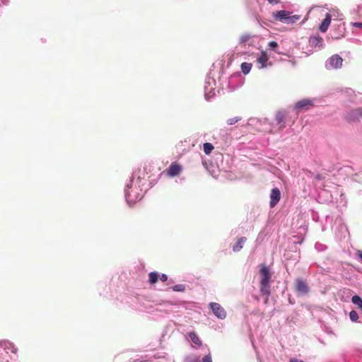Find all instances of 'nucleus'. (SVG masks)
<instances>
[{"label": "nucleus", "mask_w": 362, "mask_h": 362, "mask_svg": "<svg viewBox=\"0 0 362 362\" xmlns=\"http://www.w3.org/2000/svg\"><path fill=\"white\" fill-rule=\"evenodd\" d=\"M140 170L133 171L129 180L127 181L124 187V197L129 205H132L140 200L142 197V187L146 183V180Z\"/></svg>", "instance_id": "1"}, {"label": "nucleus", "mask_w": 362, "mask_h": 362, "mask_svg": "<svg viewBox=\"0 0 362 362\" xmlns=\"http://www.w3.org/2000/svg\"><path fill=\"white\" fill-rule=\"evenodd\" d=\"M259 289L262 296H269L271 294L272 273L269 267L263 265L259 270Z\"/></svg>", "instance_id": "2"}, {"label": "nucleus", "mask_w": 362, "mask_h": 362, "mask_svg": "<svg viewBox=\"0 0 362 362\" xmlns=\"http://www.w3.org/2000/svg\"><path fill=\"white\" fill-rule=\"evenodd\" d=\"M204 91L205 100L207 101L214 98L216 95V93H219L221 91V89H219V86L217 85L216 81L214 76H212L211 72H210L206 78Z\"/></svg>", "instance_id": "3"}, {"label": "nucleus", "mask_w": 362, "mask_h": 362, "mask_svg": "<svg viewBox=\"0 0 362 362\" xmlns=\"http://www.w3.org/2000/svg\"><path fill=\"white\" fill-rule=\"evenodd\" d=\"M16 352L17 349L13 343L6 340L0 341V358L2 361L8 362L13 359L10 354H16Z\"/></svg>", "instance_id": "4"}, {"label": "nucleus", "mask_w": 362, "mask_h": 362, "mask_svg": "<svg viewBox=\"0 0 362 362\" xmlns=\"http://www.w3.org/2000/svg\"><path fill=\"white\" fill-rule=\"evenodd\" d=\"M272 16L276 21L286 24H293L300 18L299 15L291 16V12L285 10L273 13Z\"/></svg>", "instance_id": "5"}, {"label": "nucleus", "mask_w": 362, "mask_h": 362, "mask_svg": "<svg viewBox=\"0 0 362 362\" xmlns=\"http://www.w3.org/2000/svg\"><path fill=\"white\" fill-rule=\"evenodd\" d=\"M243 80L239 72L230 74L229 81H228V92H233L243 86Z\"/></svg>", "instance_id": "6"}, {"label": "nucleus", "mask_w": 362, "mask_h": 362, "mask_svg": "<svg viewBox=\"0 0 362 362\" xmlns=\"http://www.w3.org/2000/svg\"><path fill=\"white\" fill-rule=\"evenodd\" d=\"M228 66L225 67L222 66L218 71V86L221 90H228V81H229L230 74L227 69Z\"/></svg>", "instance_id": "7"}, {"label": "nucleus", "mask_w": 362, "mask_h": 362, "mask_svg": "<svg viewBox=\"0 0 362 362\" xmlns=\"http://www.w3.org/2000/svg\"><path fill=\"white\" fill-rule=\"evenodd\" d=\"M343 59L339 54L331 56L325 62V68L328 70L338 69L342 66Z\"/></svg>", "instance_id": "8"}, {"label": "nucleus", "mask_w": 362, "mask_h": 362, "mask_svg": "<svg viewBox=\"0 0 362 362\" xmlns=\"http://www.w3.org/2000/svg\"><path fill=\"white\" fill-rule=\"evenodd\" d=\"M209 307L218 319L224 320L226 318L227 313L221 304L211 302L209 304Z\"/></svg>", "instance_id": "9"}, {"label": "nucleus", "mask_w": 362, "mask_h": 362, "mask_svg": "<svg viewBox=\"0 0 362 362\" xmlns=\"http://www.w3.org/2000/svg\"><path fill=\"white\" fill-rule=\"evenodd\" d=\"M295 288L299 296H303L307 295L310 291V287L305 281L301 279L296 280Z\"/></svg>", "instance_id": "10"}, {"label": "nucleus", "mask_w": 362, "mask_h": 362, "mask_svg": "<svg viewBox=\"0 0 362 362\" xmlns=\"http://www.w3.org/2000/svg\"><path fill=\"white\" fill-rule=\"evenodd\" d=\"M182 301L180 300H168L164 302V305L166 306V308H156L155 309H151V308H146V310L148 313H152L154 311H158L160 313H164L165 314H170L171 313V310L168 308L170 305H180Z\"/></svg>", "instance_id": "11"}, {"label": "nucleus", "mask_w": 362, "mask_h": 362, "mask_svg": "<svg viewBox=\"0 0 362 362\" xmlns=\"http://www.w3.org/2000/svg\"><path fill=\"white\" fill-rule=\"evenodd\" d=\"M256 64L259 69L272 66V63L269 62L267 54L264 51H262L260 55L257 58Z\"/></svg>", "instance_id": "12"}, {"label": "nucleus", "mask_w": 362, "mask_h": 362, "mask_svg": "<svg viewBox=\"0 0 362 362\" xmlns=\"http://www.w3.org/2000/svg\"><path fill=\"white\" fill-rule=\"evenodd\" d=\"M270 202L269 206L271 208L274 207L281 199V192L279 188L274 187L271 190L270 192Z\"/></svg>", "instance_id": "13"}, {"label": "nucleus", "mask_w": 362, "mask_h": 362, "mask_svg": "<svg viewBox=\"0 0 362 362\" xmlns=\"http://www.w3.org/2000/svg\"><path fill=\"white\" fill-rule=\"evenodd\" d=\"M182 171V166L176 163H173L166 170L167 175L170 177H175Z\"/></svg>", "instance_id": "14"}, {"label": "nucleus", "mask_w": 362, "mask_h": 362, "mask_svg": "<svg viewBox=\"0 0 362 362\" xmlns=\"http://www.w3.org/2000/svg\"><path fill=\"white\" fill-rule=\"evenodd\" d=\"M313 106V102L312 100L309 99H303L298 101L295 105V109H303V110H309L310 107Z\"/></svg>", "instance_id": "15"}, {"label": "nucleus", "mask_w": 362, "mask_h": 362, "mask_svg": "<svg viewBox=\"0 0 362 362\" xmlns=\"http://www.w3.org/2000/svg\"><path fill=\"white\" fill-rule=\"evenodd\" d=\"M247 241V238L242 236L237 239V241L235 244L232 245V250L234 252H240L245 245V243Z\"/></svg>", "instance_id": "16"}, {"label": "nucleus", "mask_w": 362, "mask_h": 362, "mask_svg": "<svg viewBox=\"0 0 362 362\" xmlns=\"http://www.w3.org/2000/svg\"><path fill=\"white\" fill-rule=\"evenodd\" d=\"M331 21H332L331 14L329 13H327L325 15V18L323 19V21H322V23L319 27L320 31L322 33H325L327 30V29L330 25Z\"/></svg>", "instance_id": "17"}, {"label": "nucleus", "mask_w": 362, "mask_h": 362, "mask_svg": "<svg viewBox=\"0 0 362 362\" xmlns=\"http://www.w3.org/2000/svg\"><path fill=\"white\" fill-rule=\"evenodd\" d=\"M361 117H362V107L351 110L347 115L348 119L353 121L358 119Z\"/></svg>", "instance_id": "18"}, {"label": "nucleus", "mask_w": 362, "mask_h": 362, "mask_svg": "<svg viewBox=\"0 0 362 362\" xmlns=\"http://www.w3.org/2000/svg\"><path fill=\"white\" fill-rule=\"evenodd\" d=\"M309 41L312 46L320 47L322 45L323 39L319 35H314L310 37Z\"/></svg>", "instance_id": "19"}, {"label": "nucleus", "mask_w": 362, "mask_h": 362, "mask_svg": "<svg viewBox=\"0 0 362 362\" xmlns=\"http://www.w3.org/2000/svg\"><path fill=\"white\" fill-rule=\"evenodd\" d=\"M188 336L194 344L197 345L199 346H202V342L201 339H199V337L197 336V334L194 332H190L188 334Z\"/></svg>", "instance_id": "20"}, {"label": "nucleus", "mask_w": 362, "mask_h": 362, "mask_svg": "<svg viewBox=\"0 0 362 362\" xmlns=\"http://www.w3.org/2000/svg\"><path fill=\"white\" fill-rule=\"evenodd\" d=\"M275 119L277 124L279 125V129H282L285 127L284 124V113L279 112L276 115Z\"/></svg>", "instance_id": "21"}, {"label": "nucleus", "mask_w": 362, "mask_h": 362, "mask_svg": "<svg viewBox=\"0 0 362 362\" xmlns=\"http://www.w3.org/2000/svg\"><path fill=\"white\" fill-rule=\"evenodd\" d=\"M260 122V119L257 117H250L247 120L245 124H242V127L251 126L256 127Z\"/></svg>", "instance_id": "22"}, {"label": "nucleus", "mask_w": 362, "mask_h": 362, "mask_svg": "<svg viewBox=\"0 0 362 362\" xmlns=\"http://www.w3.org/2000/svg\"><path fill=\"white\" fill-rule=\"evenodd\" d=\"M160 274L157 272H151L148 274V282L151 284H154L158 281Z\"/></svg>", "instance_id": "23"}, {"label": "nucleus", "mask_w": 362, "mask_h": 362, "mask_svg": "<svg viewBox=\"0 0 362 362\" xmlns=\"http://www.w3.org/2000/svg\"><path fill=\"white\" fill-rule=\"evenodd\" d=\"M252 64L247 63V62H243L241 64V71L243 74L247 75L250 73L251 69H252Z\"/></svg>", "instance_id": "24"}, {"label": "nucleus", "mask_w": 362, "mask_h": 362, "mask_svg": "<svg viewBox=\"0 0 362 362\" xmlns=\"http://www.w3.org/2000/svg\"><path fill=\"white\" fill-rule=\"evenodd\" d=\"M254 35L245 33L243 34L239 39V44L241 45H245V44L253 37Z\"/></svg>", "instance_id": "25"}, {"label": "nucleus", "mask_w": 362, "mask_h": 362, "mask_svg": "<svg viewBox=\"0 0 362 362\" xmlns=\"http://www.w3.org/2000/svg\"><path fill=\"white\" fill-rule=\"evenodd\" d=\"M268 47L270 50L274 51L278 54H281L282 52L278 50V43L275 41H271L268 44Z\"/></svg>", "instance_id": "26"}, {"label": "nucleus", "mask_w": 362, "mask_h": 362, "mask_svg": "<svg viewBox=\"0 0 362 362\" xmlns=\"http://www.w3.org/2000/svg\"><path fill=\"white\" fill-rule=\"evenodd\" d=\"M185 362H200V356L196 354H190L185 358Z\"/></svg>", "instance_id": "27"}, {"label": "nucleus", "mask_w": 362, "mask_h": 362, "mask_svg": "<svg viewBox=\"0 0 362 362\" xmlns=\"http://www.w3.org/2000/svg\"><path fill=\"white\" fill-rule=\"evenodd\" d=\"M361 313L358 314L356 310H351L349 313V318L352 322L360 320Z\"/></svg>", "instance_id": "28"}, {"label": "nucleus", "mask_w": 362, "mask_h": 362, "mask_svg": "<svg viewBox=\"0 0 362 362\" xmlns=\"http://www.w3.org/2000/svg\"><path fill=\"white\" fill-rule=\"evenodd\" d=\"M186 285L185 284H176L175 286H173L170 288L173 291L176 292H184L186 290Z\"/></svg>", "instance_id": "29"}, {"label": "nucleus", "mask_w": 362, "mask_h": 362, "mask_svg": "<svg viewBox=\"0 0 362 362\" xmlns=\"http://www.w3.org/2000/svg\"><path fill=\"white\" fill-rule=\"evenodd\" d=\"M204 151L206 155L211 153L214 149V146L211 143L206 142L203 145Z\"/></svg>", "instance_id": "30"}, {"label": "nucleus", "mask_w": 362, "mask_h": 362, "mask_svg": "<svg viewBox=\"0 0 362 362\" xmlns=\"http://www.w3.org/2000/svg\"><path fill=\"white\" fill-rule=\"evenodd\" d=\"M351 302L357 305L358 308L362 305V298L359 296H354L351 298Z\"/></svg>", "instance_id": "31"}, {"label": "nucleus", "mask_w": 362, "mask_h": 362, "mask_svg": "<svg viewBox=\"0 0 362 362\" xmlns=\"http://www.w3.org/2000/svg\"><path fill=\"white\" fill-rule=\"evenodd\" d=\"M242 120V117H231V118H228L226 121V123L228 125H233L235 124V123L240 122Z\"/></svg>", "instance_id": "32"}, {"label": "nucleus", "mask_w": 362, "mask_h": 362, "mask_svg": "<svg viewBox=\"0 0 362 362\" xmlns=\"http://www.w3.org/2000/svg\"><path fill=\"white\" fill-rule=\"evenodd\" d=\"M206 347L207 349L208 353L202 358L200 362H212V358L209 349L208 348L207 346H206Z\"/></svg>", "instance_id": "33"}, {"label": "nucleus", "mask_w": 362, "mask_h": 362, "mask_svg": "<svg viewBox=\"0 0 362 362\" xmlns=\"http://www.w3.org/2000/svg\"><path fill=\"white\" fill-rule=\"evenodd\" d=\"M315 248L318 251H323L325 250L326 247L321 243H317L315 245Z\"/></svg>", "instance_id": "34"}, {"label": "nucleus", "mask_w": 362, "mask_h": 362, "mask_svg": "<svg viewBox=\"0 0 362 362\" xmlns=\"http://www.w3.org/2000/svg\"><path fill=\"white\" fill-rule=\"evenodd\" d=\"M168 277L165 274H160L158 279L162 282H165L168 280Z\"/></svg>", "instance_id": "35"}, {"label": "nucleus", "mask_w": 362, "mask_h": 362, "mask_svg": "<svg viewBox=\"0 0 362 362\" xmlns=\"http://www.w3.org/2000/svg\"><path fill=\"white\" fill-rule=\"evenodd\" d=\"M353 26L355 28H358L362 29V22L353 23Z\"/></svg>", "instance_id": "36"}, {"label": "nucleus", "mask_w": 362, "mask_h": 362, "mask_svg": "<svg viewBox=\"0 0 362 362\" xmlns=\"http://www.w3.org/2000/svg\"><path fill=\"white\" fill-rule=\"evenodd\" d=\"M270 4L274 5L279 3L280 0H267Z\"/></svg>", "instance_id": "37"}, {"label": "nucleus", "mask_w": 362, "mask_h": 362, "mask_svg": "<svg viewBox=\"0 0 362 362\" xmlns=\"http://www.w3.org/2000/svg\"><path fill=\"white\" fill-rule=\"evenodd\" d=\"M340 203L342 204L343 206H345L346 201L344 200V197H343V194H341V199H340Z\"/></svg>", "instance_id": "38"}, {"label": "nucleus", "mask_w": 362, "mask_h": 362, "mask_svg": "<svg viewBox=\"0 0 362 362\" xmlns=\"http://www.w3.org/2000/svg\"><path fill=\"white\" fill-rule=\"evenodd\" d=\"M357 255L362 260V251L358 250L357 252Z\"/></svg>", "instance_id": "39"}, {"label": "nucleus", "mask_w": 362, "mask_h": 362, "mask_svg": "<svg viewBox=\"0 0 362 362\" xmlns=\"http://www.w3.org/2000/svg\"><path fill=\"white\" fill-rule=\"evenodd\" d=\"M358 322L362 323V313H361V317H360V320H358Z\"/></svg>", "instance_id": "40"}, {"label": "nucleus", "mask_w": 362, "mask_h": 362, "mask_svg": "<svg viewBox=\"0 0 362 362\" xmlns=\"http://www.w3.org/2000/svg\"><path fill=\"white\" fill-rule=\"evenodd\" d=\"M134 362H142V361L138 358L134 360Z\"/></svg>", "instance_id": "41"}, {"label": "nucleus", "mask_w": 362, "mask_h": 362, "mask_svg": "<svg viewBox=\"0 0 362 362\" xmlns=\"http://www.w3.org/2000/svg\"><path fill=\"white\" fill-rule=\"evenodd\" d=\"M316 179H317V180H320V179H321V176H320V175H317L316 176Z\"/></svg>", "instance_id": "42"}, {"label": "nucleus", "mask_w": 362, "mask_h": 362, "mask_svg": "<svg viewBox=\"0 0 362 362\" xmlns=\"http://www.w3.org/2000/svg\"><path fill=\"white\" fill-rule=\"evenodd\" d=\"M289 300V303H290L291 304H293V303H294V302H293L291 298H289V300Z\"/></svg>", "instance_id": "43"}, {"label": "nucleus", "mask_w": 362, "mask_h": 362, "mask_svg": "<svg viewBox=\"0 0 362 362\" xmlns=\"http://www.w3.org/2000/svg\"><path fill=\"white\" fill-rule=\"evenodd\" d=\"M341 228L344 229L345 231L347 230V228L345 226H341Z\"/></svg>", "instance_id": "44"}, {"label": "nucleus", "mask_w": 362, "mask_h": 362, "mask_svg": "<svg viewBox=\"0 0 362 362\" xmlns=\"http://www.w3.org/2000/svg\"><path fill=\"white\" fill-rule=\"evenodd\" d=\"M359 308L361 309V313H362V305Z\"/></svg>", "instance_id": "45"}]
</instances>
